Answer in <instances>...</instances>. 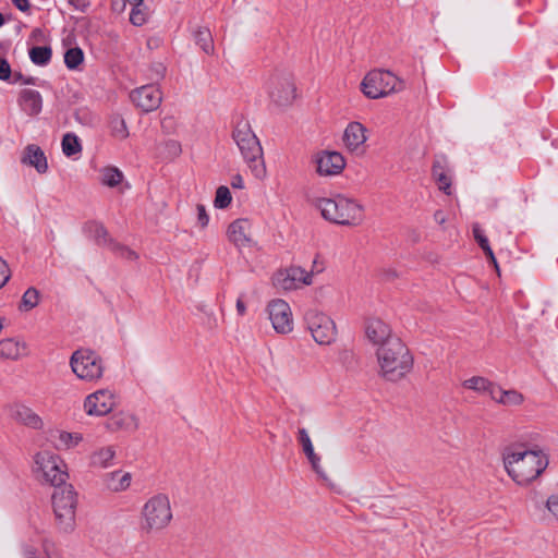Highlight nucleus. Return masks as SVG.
<instances>
[{
    "instance_id": "f257e3e1",
    "label": "nucleus",
    "mask_w": 558,
    "mask_h": 558,
    "mask_svg": "<svg viewBox=\"0 0 558 558\" xmlns=\"http://www.w3.org/2000/svg\"><path fill=\"white\" fill-rule=\"evenodd\" d=\"M508 475L519 485H529L547 468L548 457L541 450L512 451L504 458Z\"/></svg>"
},
{
    "instance_id": "f03ea898",
    "label": "nucleus",
    "mask_w": 558,
    "mask_h": 558,
    "mask_svg": "<svg viewBox=\"0 0 558 558\" xmlns=\"http://www.w3.org/2000/svg\"><path fill=\"white\" fill-rule=\"evenodd\" d=\"M380 375L389 381H398L413 366V359L400 339H390L376 351Z\"/></svg>"
},
{
    "instance_id": "7ed1b4c3",
    "label": "nucleus",
    "mask_w": 558,
    "mask_h": 558,
    "mask_svg": "<svg viewBox=\"0 0 558 558\" xmlns=\"http://www.w3.org/2000/svg\"><path fill=\"white\" fill-rule=\"evenodd\" d=\"M315 206L324 219L336 225L359 226L363 221V206L343 195L317 198Z\"/></svg>"
},
{
    "instance_id": "20e7f679",
    "label": "nucleus",
    "mask_w": 558,
    "mask_h": 558,
    "mask_svg": "<svg viewBox=\"0 0 558 558\" xmlns=\"http://www.w3.org/2000/svg\"><path fill=\"white\" fill-rule=\"evenodd\" d=\"M233 140L253 175L257 179H263L266 175L263 149L247 121H240L236 124L233 131Z\"/></svg>"
},
{
    "instance_id": "39448f33",
    "label": "nucleus",
    "mask_w": 558,
    "mask_h": 558,
    "mask_svg": "<svg viewBox=\"0 0 558 558\" xmlns=\"http://www.w3.org/2000/svg\"><path fill=\"white\" fill-rule=\"evenodd\" d=\"M72 373L85 383H98L104 378L106 364L104 359L94 350L80 348L69 361Z\"/></svg>"
},
{
    "instance_id": "423d86ee",
    "label": "nucleus",
    "mask_w": 558,
    "mask_h": 558,
    "mask_svg": "<svg viewBox=\"0 0 558 558\" xmlns=\"http://www.w3.org/2000/svg\"><path fill=\"white\" fill-rule=\"evenodd\" d=\"M141 518L143 531L156 533L165 530L173 518L169 497L165 494L150 497L142 508Z\"/></svg>"
},
{
    "instance_id": "0eeeda50",
    "label": "nucleus",
    "mask_w": 558,
    "mask_h": 558,
    "mask_svg": "<svg viewBox=\"0 0 558 558\" xmlns=\"http://www.w3.org/2000/svg\"><path fill=\"white\" fill-rule=\"evenodd\" d=\"M52 508L59 529L65 533L74 530L76 494L71 485L56 487Z\"/></svg>"
},
{
    "instance_id": "6e6552de",
    "label": "nucleus",
    "mask_w": 558,
    "mask_h": 558,
    "mask_svg": "<svg viewBox=\"0 0 558 558\" xmlns=\"http://www.w3.org/2000/svg\"><path fill=\"white\" fill-rule=\"evenodd\" d=\"M401 84L390 71L373 70L363 78L361 89L367 98L377 99L399 90Z\"/></svg>"
},
{
    "instance_id": "1a4fd4ad",
    "label": "nucleus",
    "mask_w": 558,
    "mask_h": 558,
    "mask_svg": "<svg viewBox=\"0 0 558 558\" xmlns=\"http://www.w3.org/2000/svg\"><path fill=\"white\" fill-rule=\"evenodd\" d=\"M304 320L316 343L328 345L336 340V323L329 315L317 310H308L304 315Z\"/></svg>"
},
{
    "instance_id": "9d476101",
    "label": "nucleus",
    "mask_w": 558,
    "mask_h": 558,
    "mask_svg": "<svg viewBox=\"0 0 558 558\" xmlns=\"http://www.w3.org/2000/svg\"><path fill=\"white\" fill-rule=\"evenodd\" d=\"M35 464L45 481L56 487L65 485L69 475L66 465L60 457L49 451H40L35 456Z\"/></svg>"
},
{
    "instance_id": "9b49d317",
    "label": "nucleus",
    "mask_w": 558,
    "mask_h": 558,
    "mask_svg": "<svg viewBox=\"0 0 558 558\" xmlns=\"http://www.w3.org/2000/svg\"><path fill=\"white\" fill-rule=\"evenodd\" d=\"M118 401V395L113 389L101 388L85 397L83 408L89 416H105L112 412Z\"/></svg>"
},
{
    "instance_id": "f8f14e48",
    "label": "nucleus",
    "mask_w": 558,
    "mask_h": 558,
    "mask_svg": "<svg viewBox=\"0 0 558 558\" xmlns=\"http://www.w3.org/2000/svg\"><path fill=\"white\" fill-rule=\"evenodd\" d=\"M269 319L276 332L287 335L293 330V318L290 305L281 299L269 302L267 306Z\"/></svg>"
},
{
    "instance_id": "ddd939ff",
    "label": "nucleus",
    "mask_w": 558,
    "mask_h": 558,
    "mask_svg": "<svg viewBox=\"0 0 558 558\" xmlns=\"http://www.w3.org/2000/svg\"><path fill=\"white\" fill-rule=\"evenodd\" d=\"M312 277V272L306 271L302 267L291 266L276 272L274 283L277 288L291 291L301 288L304 284H311Z\"/></svg>"
},
{
    "instance_id": "4468645a",
    "label": "nucleus",
    "mask_w": 558,
    "mask_h": 558,
    "mask_svg": "<svg viewBox=\"0 0 558 558\" xmlns=\"http://www.w3.org/2000/svg\"><path fill=\"white\" fill-rule=\"evenodd\" d=\"M267 88L269 97L278 106L290 105L295 97L294 84L288 75H272L267 83Z\"/></svg>"
},
{
    "instance_id": "2eb2a0df",
    "label": "nucleus",
    "mask_w": 558,
    "mask_h": 558,
    "mask_svg": "<svg viewBox=\"0 0 558 558\" xmlns=\"http://www.w3.org/2000/svg\"><path fill=\"white\" fill-rule=\"evenodd\" d=\"M130 98L143 112H151L159 108L162 101V94L156 85L149 84L134 89Z\"/></svg>"
},
{
    "instance_id": "dca6fc26",
    "label": "nucleus",
    "mask_w": 558,
    "mask_h": 558,
    "mask_svg": "<svg viewBox=\"0 0 558 558\" xmlns=\"http://www.w3.org/2000/svg\"><path fill=\"white\" fill-rule=\"evenodd\" d=\"M317 172L320 175H337L345 167L344 157L338 151H323L317 156Z\"/></svg>"
},
{
    "instance_id": "f3484780",
    "label": "nucleus",
    "mask_w": 558,
    "mask_h": 558,
    "mask_svg": "<svg viewBox=\"0 0 558 558\" xmlns=\"http://www.w3.org/2000/svg\"><path fill=\"white\" fill-rule=\"evenodd\" d=\"M228 239L238 248L247 247L252 244L251 222L247 219H236L228 228Z\"/></svg>"
},
{
    "instance_id": "a211bd4d",
    "label": "nucleus",
    "mask_w": 558,
    "mask_h": 558,
    "mask_svg": "<svg viewBox=\"0 0 558 558\" xmlns=\"http://www.w3.org/2000/svg\"><path fill=\"white\" fill-rule=\"evenodd\" d=\"M366 336L368 340L373 344L378 345V348L386 345L390 339H399L398 337L391 336L390 327L377 318L367 322Z\"/></svg>"
},
{
    "instance_id": "6ab92c4d",
    "label": "nucleus",
    "mask_w": 558,
    "mask_h": 558,
    "mask_svg": "<svg viewBox=\"0 0 558 558\" xmlns=\"http://www.w3.org/2000/svg\"><path fill=\"white\" fill-rule=\"evenodd\" d=\"M23 165L33 167L39 174L46 173L48 170V161L44 150L36 144H28L21 157Z\"/></svg>"
},
{
    "instance_id": "aec40b11",
    "label": "nucleus",
    "mask_w": 558,
    "mask_h": 558,
    "mask_svg": "<svg viewBox=\"0 0 558 558\" xmlns=\"http://www.w3.org/2000/svg\"><path fill=\"white\" fill-rule=\"evenodd\" d=\"M366 128L356 121L350 122L343 134V142L350 151L359 150L367 141Z\"/></svg>"
},
{
    "instance_id": "412c9836",
    "label": "nucleus",
    "mask_w": 558,
    "mask_h": 558,
    "mask_svg": "<svg viewBox=\"0 0 558 558\" xmlns=\"http://www.w3.org/2000/svg\"><path fill=\"white\" fill-rule=\"evenodd\" d=\"M106 428L110 432H135L138 428V418L131 412L120 411L109 417Z\"/></svg>"
},
{
    "instance_id": "4be33fe9",
    "label": "nucleus",
    "mask_w": 558,
    "mask_h": 558,
    "mask_svg": "<svg viewBox=\"0 0 558 558\" xmlns=\"http://www.w3.org/2000/svg\"><path fill=\"white\" fill-rule=\"evenodd\" d=\"M27 354V344L19 338H4L0 340V357L4 360H19Z\"/></svg>"
},
{
    "instance_id": "5701e85b",
    "label": "nucleus",
    "mask_w": 558,
    "mask_h": 558,
    "mask_svg": "<svg viewBox=\"0 0 558 558\" xmlns=\"http://www.w3.org/2000/svg\"><path fill=\"white\" fill-rule=\"evenodd\" d=\"M132 483V474L123 471H112L102 476L106 489L112 493L125 492Z\"/></svg>"
},
{
    "instance_id": "b1692460",
    "label": "nucleus",
    "mask_w": 558,
    "mask_h": 558,
    "mask_svg": "<svg viewBox=\"0 0 558 558\" xmlns=\"http://www.w3.org/2000/svg\"><path fill=\"white\" fill-rule=\"evenodd\" d=\"M19 104L25 113L36 116L41 111L43 98L40 93L35 89H23L19 97Z\"/></svg>"
},
{
    "instance_id": "393cba45",
    "label": "nucleus",
    "mask_w": 558,
    "mask_h": 558,
    "mask_svg": "<svg viewBox=\"0 0 558 558\" xmlns=\"http://www.w3.org/2000/svg\"><path fill=\"white\" fill-rule=\"evenodd\" d=\"M116 449L113 446H106L95 450L89 457V463L94 468L108 469L113 465Z\"/></svg>"
},
{
    "instance_id": "a878e982",
    "label": "nucleus",
    "mask_w": 558,
    "mask_h": 558,
    "mask_svg": "<svg viewBox=\"0 0 558 558\" xmlns=\"http://www.w3.org/2000/svg\"><path fill=\"white\" fill-rule=\"evenodd\" d=\"M12 415L16 421L33 428H39L41 426L40 417L31 408L24 404H16Z\"/></svg>"
},
{
    "instance_id": "bb28decb",
    "label": "nucleus",
    "mask_w": 558,
    "mask_h": 558,
    "mask_svg": "<svg viewBox=\"0 0 558 558\" xmlns=\"http://www.w3.org/2000/svg\"><path fill=\"white\" fill-rule=\"evenodd\" d=\"M492 399L497 403L507 407L519 405L524 400L522 393H520L519 391L514 389L504 390L498 385L496 386V388H494V395Z\"/></svg>"
},
{
    "instance_id": "cd10ccee",
    "label": "nucleus",
    "mask_w": 558,
    "mask_h": 558,
    "mask_svg": "<svg viewBox=\"0 0 558 558\" xmlns=\"http://www.w3.org/2000/svg\"><path fill=\"white\" fill-rule=\"evenodd\" d=\"M463 387L478 393H487L490 398L494 395L496 384L482 376H473L463 381Z\"/></svg>"
},
{
    "instance_id": "c85d7f7f",
    "label": "nucleus",
    "mask_w": 558,
    "mask_h": 558,
    "mask_svg": "<svg viewBox=\"0 0 558 558\" xmlns=\"http://www.w3.org/2000/svg\"><path fill=\"white\" fill-rule=\"evenodd\" d=\"M84 232L87 234V236L93 239L98 245H106L108 243L111 245V242L108 238V232L104 225H101L100 222H86L84 226Z\"/></svg>"
},
{
    "instance_id": "c756f323",
    "label": "nucleus",
    "mask_w": 558,
    "mask_h": 558,
    "mask_svg": "<svg viewBox=\"0 0 558 558\" xmlns=\"http://www.w3.org/2000/svg\"><path fill=\"white\" fill-rule=\"evenodd\" d=\"M23 555L25 558H60L54 549V545L47 539L43 542L40 550L26 545L23 548Z\"/></svg>"
},
{
    "instance_id": "7c9ffc66",
    "label": "nucleus",
    "mask_w": 558,
    "mask_h": 558,
    "mask_svg": "<svg viewBox=\"0 0 558 558\" xmlns=\"http://www.w3.org/2000/svg\"><path fill=\"white\" fill-rule=\"evenodd\" d=\"M445 160L436 159L433 165V177L438 183L439 190L445 194H451V179L445 171Z\"/></svg>"
},
{
    "instance_id": "2f4dec72",
    "label": "nucleus",
    "mask_w": 558,
    "mask_h": 558,
    "mask_svg": "<svg viewBox=\"0 0 558 558\" xmlns=\"http://www.w3.org/2000/svg\"><path fill=\"white\" fill-rule=\"evenodd\" d=\"M123 178L122 171L117 167L108 166L100 170V182L106 186L116 187L122 182Z\"/></svg>"
},
{
    "instance_id": "473e14b6",
    "label": "nucleus",
    "mask_w": 558,
    "mask_h": 558,
    "mask_svg": "<svg viewBox=\"0 0 558 558\" xmlns=\"http://www.w3.org/2000/svg\"><path fill=\"white\" fill-rule=\"evenodd\" d=\"M62 153L66 157H75L82 151V144L77 135L74 133H66L63 135L62 142Z\"/></svg>"
},
{
    "instance_id": "72a5a7b5",
    "label": "nucleus",
    "mask_w": 558,
    "mask_h": 558,
    "mask_svg": "<svg viewBox=\"0 0 558 558\" xmlns=\"http://www.w3.org/2000/svg\"><path fill=\"white\" fill-rule=\"evenodd\" d=\"M52 56V50L48 46H35L29 50V59L36 65H47Z\"/></svg>"
},
{
    "instance_id": "f704fd0d",
    "label": "nucleus",
    "mask_w": 558,
    "mask_h": 558,
    "mask_svg": "<svg viewBox=\"0 0 558 558\" xmlns=\"http://www.w3.org/2000/svg\"><path fill=\"white\" fill-rule=\"evenodd\" d=\"M196 44L202 48V50L209 54L214 52V41L210 34V31L206 27H199L194 33Z\"/></svg>"
},
{
    "instance_id": "c9c22d12",
    "label": "nucleus",
    "mask_w": 558,
    "mask_h": 558,
    "mask_svg": "<svg viewBox=\"0 0 558 558\" xmlns=\"http://www.w3.org/2000/svg\"><path fill=\"white\" fill-rule=\"evenodd\" d=\"M82 440V436L77 433L58 432V437L53 440L57 449H69L76 446Z\"/></svg>"
},
{
    "instance_id": "e433bc0d",
    "label": "nucleus",
    "mask_w": 558,
    "mask_h": 558,
    "mask_svg": "<svg viewBox=\"0 0 558 558\" xmlns=\"http://www.w3.org/2000/svg\"><path fill=\"white\" fill-rule=\"evenodd\" d=\"M473 235H474L476 242L478 243V245L481 246V248L486 254V256L497 267V260L495 258V255H494V252H493L492 247L489 246L488 239L486 238V235L484 234V231L482 230V228L477 223H475L473 226Z\"/></svg>"
},
{
    "instance_id": "4c0bfd02",
    "label": "nucleus",
    "mask_w": 558,
    "mask_h": 558,
    "mask_svg": "<svg viewBox=\"0 0 558 558\" xmlns=\"http://www.w3.org/2000/svg\"><path fill=\"white\" fill-rule=\"evenodd\" d=\"M84 60V53L81 48H70L64 53V63L68 69L75 70Z\"/></svg>"
},
{
    "instance_id": "58836bf2",
    "label": "nucleus",
    "mask_w": 558,
    "mask_h": 558,
    "mask_svg": "<svg viewBox=\"0 0 558 558\" xmlns=\"http://www.w3.org/2000/svg\"><path fill=\"white\" fill-rule=\"evenodd\" d=\"M111 133L119 140H124L129 136L126 123L123 118L116 116L110 121Z\"/></svg>"
},
{
    "instance_id": "ea45409f",
    "label": "nucleus",
    "mask_w": 558,
    "mask_h": 558,
    "mask_svg": "<svg viewBox=\"0 0 558 558\" xmlns=\"http://www.w3.org/2000/svg\"><path fill=\"white\" fill-rule=\"evenodd\" d=\"M132 9L130 11V22L134 26H142L147 21V11L146 7L143 4L140 5H131Z\"/></svg>"
},
{
    "instance_id": "a19ab883",
    "label": "nucleus",
    "mask_w": 558,
    "mask_h": 558,
    "mask_svg": "<svg viewBox=\"0 0 558 558\" xmlns=\"http://www.w3.org/2000/svg\"><path fill=\"white\" fill-rule=\"evenodd\" d=\"M231 201L232 196L230 190L225 185L219 186L216 191V196L214 201L215 207L220 209L227 208L230 205Z\"/></svg>"
},
{
    "instance_id": "79ce46f5",
    "label": "nucleus",
    "mask_w": 558,
    "mask_h": 558,
    "mask_svg": "<svg viewBox=\"0 0 558 558\" xmlns=\"http://www.w3.org/2000/svg\"><path fill=\"white\" fill-rule=\"evenodd\" d=\"M39 293L35 288H28L22 298V306L29 311L38 304Z\"/></svg>"
},
{
    "instance_id": "37998d69",
    "label": "nucleus",
    "mask_w": 558,
    "mask_h": 558,
    "mask_svg": "<svg viewBox=\"0 0 558 558\" xmlns=\"http://www.w3.org/2000/svg\"><path fill=\"white\" fill-rule=\"evenodd\" d=\"M299 441L302 445L303 451L307 458H314V447L306 429L299 430Z\"/></svg>"
},
{
    "instance_id": "c03bdc74",
    "label": "nucleus",
    "mask_w": 558,
    "mask_h": 558,
    "mask_svg": "<svg viewBox=\"0 0 558 558\" xmlns=\"http://www.w3.org/2000/svg\"><path fill=\"white\" fill-rule=\"evenodd\" d=\"M111 247L117 255H119L120 257H122L124 259L135 260L138 257L134 251H132L131 248L125 247L123 245H120L118 243H111Z\"/></svg>"
},
{
    "instance_id": "a18cd8bd",
    "label": "nucleus",
    "mask_w": 558,
    "mask_h": 558,
    "mask_svg": "<svg viewBox=\"0 0 558 558\" xmlns=\"http://www.w3.org/2000/svg\"><path fill=\"white\" fill-rule=\"evenodd\" d=\"M548 512L558 520V494L550 495L546 501Z\"/></svg>"
},
{
    "instance_id": "49530a36",
    "label": "nucleus",
    "mask_w": 558,
    "mask_h": 558,
    "mask_svg": "<svg viewBox=\"0 0 558 558\" xmlns=\"http://www.w3.org/2000/svg\"><path fill=\"white\" fill-rule=\"evenodd\" d=\"M11 75L12 71L10 63L5 59L0 58V80L9 81Z\"/></svg>"
},
{
    "instance_id": "de8ad7c7",
    "label": "nucleus",
    "mask_w": 558,
    "mask_h": 558,
    "mask_svg": "<svg viewBox=\"0 0 558 558\" xmlns=\"http://www.w3.org/2000/svg\"><path fill=\"white\" fill-rule=\"evenodd\" d=\"M10 279V269L4 259L0 257V288H2Z\"/></svg>"
},
{
    "instance_id": "09e8293b",
    "label": "nucleus",
    "mask_w": 558,
    "mask_h": 558,
    "mask_svg": "<svg viewBox=\"0 0 558 558\" xmlns=\"http://www.w3.org/2000/svg\"><path fill=\"white\" fill-rule=\"evenodd\" d=\"M166 150L168 151L169 156L177 157L181 153V145L179 142L170 140L165 143Z\"/></svg>"
},
{
    "instance_id": "8fccbe9b",
    "label": "nucleus",
    "mask_w": 558,
    "mask_h": 558,
    "mask_svg": "<svg viewBox=\"0 0 558 558\" xmlns=\"http://www.w3.org/2000/svg\"><path fill=\"white\" fill-rule=\"evenodd\" d=\"M196 210H197V219H198L199 225L202 227H206L208 225L209 217L206 213L205 206L202 204H198L196 207Z\"/></svg>"
},
{
    "instance_id": "3c124183",
    "label": "nucleus",
    "mask_w": 558,
    "mask_h": 558,
    "mask_svg": "<svg viewBox=\"0 0 558 558\" xmlns=\"http://www.w3.org/2000/svg\"><path fill=\"white\" fill-rule=\"evenodd\" d=\"M308 461L311 462L312 464V468L314 469V471L323 478H326V474L325 472L323 471L322 466H320V458L314 453V458H307Z\"/></svg>"
},
{
    "instance_id": "603ef678",
    "label": "nucleus",
    "mask_w": 558,
    "mask_h": 558,
    "mask_svg": "<svg viewBox=\"0 0 558 558\" xmlns=\"http://www.w3.org/2000/svg\"><path fill=\"white\" fill-rule=\"evenodd\" d=\"M13 4L22 12H29V1L28 0H12Z\"/></svg>"
},
{
    "instance_id": "864d4df0",
    "label": "nucleus",
    "mask_w": 558,
    "mask_h": 558,
    "mask_svg": "<svg viewBox=\"0 0 558 558\" xmlns=\"http://www.w3.org/2000/svg\"><path fill=\"white\" fill-rule=\"evenodd\" d=\"M231 185L235 189H242L244 186V181L240 174L233 175L231 179Z\"/></svg>"
},
{
    "instance_id": "5fc2aeb1",
    "label": "nucleus",
    "mask_w": 558,
    "mask_h": 558,
    "mask_svg": "<svg viewBox=\"0 0 558 558\" xmlns=\"http://www.w3.org/2000/svg\"><path fill=\"white\" fill-rule=\"evenodd\" d=\"M235 307L239 315L243 316L246 313V305L241 296L236 300Z\"/></svg>"
},
{
    "instance_id": "6e6d98bb",
    "label": "nucleus",
    "mask_w": 558,
    "mask_h": 558,
    "mask_svg": "<svg viewBox=\"0 0 558 558\" xmlns=\"http://www.w3.org/2000/svg\"><path fill=\"white\" fill-rule=\"evenodd\" d=\"M69 2L75 7V9L84 11L86 8V2L84 0H69Z\"/></svg>"
},
{
    "instance_id": "4d7b16f0",
    "label": "nucleus",
    "mask_w": 558,
    "mask_h": 558,
    "mask_svg": "<svg viewBox=\"0 0 558 558\" xmlns=\"http://www.w3.org/2000/svg\"><path fill=\"white\" fill-rule=\"evenodd\" d=\"M434 219L437 223L439 225H442L445 223L446 221V216H445V213L441 211V210H437L435 214H434Z\"/></svg>"
},
{
    "instance_id": "13d9d810",
    "label": "nucleus",
    "mask_w": 558,
    "mask_h": 558,
    "mask_svg": "<svg viewBox=\"0 0 558 558\" xmlns=\"http://www.w3.org/2000/svg\"><path fill=\"white\" fill-rule=\"evenodd\" d=\"M23 80H25V77L21 74V73H15L14 74V78H13V83H22L23 84Z\"/></svg>"
},
{
    "instance_id": "bf43d9fd",
    "label": "nucleus",
    "mask_w": 558,
    "mask_h": 558,
    "mask_svg": "<svg viewBox=\"0 0 558 558\" xmlns=\"http://www.w3.org/2000/svg\"><path fill=\"white\" fill-rule=\"evenodd\" d=\"M124 2L129 3L130 5H140L144 3V0H124Z\"/></svg>"
},
{
    "instance_id": "052dcab7",
    "label": "nucleus",
    "mask_w": 558,
    "mask_h": 558,
    "mask_svg": "<svg viewBox=\"0 0 558 558\" xmlns=\"http://www.w3.org/2000/svg\"><path fill=\"white\" fill-rule=\"evenodd\" d=\"M23 84H35V77H25V80H23Z\"/></svg>"
},
{
    "instance_id": "680f3d73",
    "label": "nucleus",
    "mask_w": 558,
    "mask_h": 558,
    "mask_svg": "<svg viewBox=\"0 0 558 558\" xmlns=\"http://www.w3.org/2000/svg\"><path fill=\"white\" fill-rule=\"evenodd\" d=\"M342 357H343V359L353 357V354H352V352H350V351H344V352L342 353Z\"/></svg>"
},
{
    "instance_id": "e2e57ef3",
    "label": "nucleus",
    "mask_w": 558,
    "mask_h": 558,
    "mask_svg": "<svg viewBox=\"0 0 558 558\" xmlns=\"http://www.w3.org/2000/svg\"><path fill=\"white\" fill-rule=\"evenodd\" d=\"M4 24V17L2 13H0V27Z\"/></svg>"
},
{
    "instance_id": "0e129e2a",
    "label": "nucleus",
    "mask_w": 558,
    "mask_h": 558,
    "mask_svg": "<svg viewBox=\"0 0 558 558\" xmlns=\"http://www.w3.org/2000/svg\"><path fill=\"white\" fill-rule=\"evenodd\" d=\"M166 123H167V119H165V120L162 121V125H163V126H166Z\"/></svg>"
}]
</instances>
